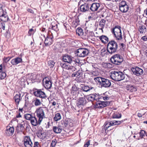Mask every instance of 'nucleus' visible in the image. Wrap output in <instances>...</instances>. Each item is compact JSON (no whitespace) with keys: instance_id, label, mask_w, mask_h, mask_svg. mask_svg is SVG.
<instances>
[{"instance_id":"obj_1","label":"nucleus","mask_w":147,"mask_h":147,"mask_svg":"<svg viewBox=\"0 0 147 147\" xmlns=\"http://www.w3.org/2000/svg\"><path fill=\"white\" fill-rule=\"evenodd\" d=\"M110 77L113 80L116 81H120L124 79L125 76L123 73L120 71H113L110 73Z\"/></svg>"},{"instance_id":"obj_2","label":"nucleus","mask_w":147,"mask_h":147,"mask_svg":"<svg viewBox=\"0 0 147 147\" xmlns=\"http://www.w3.org/2000/svg\"><path fill=\"white\" fill-rule=\"evenodd\" d=\"M47 111V108L45 107H40L36 109L35 113L39 119V122H42L43 119L46 118L45 113Z\"/></svg>"},{"instance_id":"obj_3","label":"nucleus","mask_w":147,"mask_h":147,"mask_svg":"<svg viewBox=\"0 0 147 147\" xmlns=\"http://www.w3.org/2000/svg\"><path fill=\"white\" fill-rule=\"evenodd\" d=\"M118 47L117 43L114 40H111L107 44V50L109 54H112L117 52Z\"/></svg>"},{"instance_id":"obj_4","label":"nucleus","mask_w":147,"mask_h":147,"mask_svg":"<svg viewBox=\"0 0 147 147\" xmlns=\"http://www.w3.org/2000/svg\"><path fill=\"white\" fill-rule=\"evenodd\" d=\"M121 28V26H116L111 29L112 33L114 35V36L117 40H120L122 38Z\"/></svg>"},{"instance_id":"obj_5","label":"nucleus","mask_w":147,"mask_h":147,"mask_svg":"<svg viewBox=\"0 0 147 147\" xmlns=\"http://www.w3.org/2000/svg\"><path fill=\"white\" fill-rule=\"evenodd\" d=\"M111 60L112 63L115 65H119L123 61V59L121 55L119 54H116L112 57Z\"/></svg>"},{"instance_id":"obj_6","label":"nucleus","mask_w":147,"mask_h":147,"mask_svg":"<svg viewBox=\"0 0 147 147\" xmlns=\"http://www.w3.org/2000/svg\"><path fill=\"white\" fill-rule=\"evenodd\" d=\"M62 59L64 62L69 63L74 65L78 63L75 58L67 55H65L63 56Z\"/></svg>"},{"instance_id":"obj_7","label":"nucleus","mask_w":147,"mask_h":147,"mask_svg":"<svg viewBox=\"0 0 147 147\" xmlns=\"http://www.w3.org/2000/svg\"><path fill=\"white\" fill-rule=\"evenodd\" d=\"M89 53L88 50L86 48H80L75 52V54L79 57H84L88 55Z\"/></svg>"},{"instance_id":"obj_8","label":"nucleus","mask_w":147,"mask_h":147,"mask_svg":"<svg viewBox=\"0 0 147 147\" xmlns=\"http://www.w3.org/2000/svg\"><path fill=\"white\" fill-rule=\"evenodd\" d=\"M9 19L6 9H2L1 6L0 8V21L7 22Z\"/></svg>"},{"instance_id":"obj_9","label":"nucleus","mask_w":147,"mask_h":147,"mask_svg":"<svg viewBox=\"0 0 147 147\" xmlns=\"http://www.w3.org/2000/svg\"><path fill=\"white\" fill-rule=\"evenodd\" d=\"M119 6L120 10L123 13H126L128 10L129 6L125 1H121L119 3Z\"/></svg>"},{"instance_id":"obj_10","label":"nucleus","mask_w":147,"mask_h":147,"mask_svg":"<svg viewBox=\"0 0 147 147\" xmlns=\"http://www.w3.org/2000/svg\"><path fill=\"white\" fill-rule=\"evenodd\" d=\"M109 104V102L99 100L96 102L94 107L96 108H101L108 105Z\"/></svg>"},{"instance_id":"obj_11","label":"nucleus","mask_w":147,"mask_h":147,"mask_svg":"<svg viewBox=\"0 0 147 147\" xmlns=\"http://www.w3.org/2000/svg\"><path fill=\"white\" fill-rule=\"evenodd\" d=\"M42 83L45 87L47 89H50L52 86V83L50 79L45 77L42 80Z\"/></svg>"},{"instance_id":"obj_12","label":"nucleus","mask_w":147,"mask_h":147,"mask_svg":"<svg viewBox=\"0 0 147 147\" xmlns=\"http://www.w3.org/2000/svg\"><path fill=\"white\" fill-rule=\"evenodd\" d=\"M131 70L134 75L138 76L142 74L143 73V70L138 67H132Z\"/></svg>"},{"instance_id":"obj_13","label":"nucleus","mask_w":147,"mask_h":147,"mask_svg":"<svg viewBox=\"0 0 147 147\" xmlns=\"http://www.w3.org/2000/svg\"><path fill=\"white\" fill-rule=\"evenodd\" d=\"M34 94L35 96L40 98H45L46 97L45 94L41 89H36L34 92Z\"/></svg>"},{"instance_id":"obj_14","label":"nucleus","mask_w":147,"mask_h":147,"mask_svg":"<svg viewBox=\"0 0 147 147\" xmlns=\"http://www.w3.org/2000/svg\"><path fill=\"white\" fill-rule=\"evenodd\" d=\"M100 85L102 87L107 88L111 86V83L110 80L102 78Z\"/></svg>"},{"instance_id":"obj_15","label":"nucleus","mask_w":147,"mask_h":147,"mask_svg":"<svg viewBox=\"0 0 147 147\" xmlns=\"http://www.w3.org/2000/svg\"><path fill=\"white\" fill-rule=\"evenodd\" d=\"M60 65L63 68L67 69L69 70L70 71L73 72L75 71L76 70V68L74 67L70 66V65H67L64 63H61Z\"/></svg>"},{"instance_id":"obj_16","label":"nucleus","mask_w":147,"mask_h":147,"mask_svg":"<svg viewBox=\"0 0 147 147\" xmlns=\"http://www.w3.org/2000/svg\"><path fill=\"white\" fill-rule=\"evenodd\" d=\"M22 62V59L21 57H17L12 59L11 61V63L12 65H16Z\"/></svg>"},{"instance_id":"obj_17","label":"nucleus","mask_w":147,"mask_h":147,"mask_svg":"<svg viewBox=\"0 0 147 147\" xmlns=\"http://www.w3.org/2000/svg\"><path fill=\"white\" fill-rule=\"evenodd\" d=\"M90 4L86 3L85 4L81 5L80 7V10L82 12H86L90 9Z\"/></svg>"},{"instance_id":"obj_18","label":"nucleus","mask_w":147,"mask_h":147,"mask_svg":"<svg viewBox=\"0 0 147 147\" xmlns=\"http://www.w3.org/2000/svg\"><path fill=\"white\" fill-rule=\"evenodd\" d=\"M90 4L91 5L90 7V9L92 11H97L100 5V3H94Z\"/></svg>"},{"instance_id":"obj_19","label":"nucleus","mask_w":147,"mask_h":147,"mask_svg":"<svg viewBox=\"0 0 147 147\" xmlns=\"http://www.w3.org/2000/svg\"><path fill=\"white\" fill-rule=\"evenodd\" d=\"M26 124L27 125L26 123H25L24 121H23L20 124L18 125L16 127V130L17 133H19L20 132L23 131L24 129V127Z\"/></svg>"},{"instance_id":"obj_20","label":"nucleus","mask_w":147,"mask_h":147,"mask_svg":"<svg viewBox=\"0 0 147 147\" xmlns=\"http://www.w3.org/2000/svg\"><path fill=\"white\" fill-rule=\"evenodd\" d=\"M81 92L79 91L78 88L75 85L72 86L71 90V93L73 95L76 96L77 95L80 94Z\"/></svg>"},{"instance_id":"obj_21","label":"nucleus","mask_w":147,"mask_h":147,"mask_svg":"<svg viewBox=\"0 0 147 147\" xmlns=\"http://www.w3.org/2000/svg\"><path fill=\"white\" fill-rule=\"evenodd\" d=\"M86 102L87 101L85 97H79L77 105L78 107H80L81 105H85Z\"/></svg>"},{"instance_id":"obj_22","label":"nucleus","mask_w":147,"mask_h":147,"mask_svg":"<svg viewBox=\"0 0 147 147\" xmlns=\"http://www.w3.org/2000/svg\"><path fill=\"white\" fill-rule=\"evenodd\" d=\"M30 122L32 125L34 126H36L37 125H40L41 122H39V119H38V120L37 121L36 117L33 116L32 117V119L30 120Z\"/></svg>"},{"instance_id":"obj_23","label":"nucleus","mask_w":147,"mask_h":147,"mask_svg":"<svg viewBox=\"0 0 147 147\" xmlns=\"http://www.w3.org/2000/svg\"><path fill=\"white\" fill-rule=\"evenodd\" d=\"M138 30L140 34H144L147 31V28L144 25H142L139 27Z\"/></svg>"},{"instance_id":"obj_24","label":"nucleus","mask_w":147,"mask_h":147,"mask_svg":"<svg viewBox=\"0 0 147 147\" xmlns=\"http://www.w3.org/2000/svg\"><path fill=\"white\" fill-rule=\"evenodd\" d=\"M14 131V129L13 127L7 126L6 127V133L8 136H11L13 135Z\"/></svg>"},{"instance_id":"obj_25","label":"nucleus","mask_w":147,"mask_h":147,"mask_svg":"<svg viewBox=\"0 0 147 147\" xmlns=\"http://www.w3.org/2000/svg\"><path fill=\"white\" fill-rule=\"evenodd\" d=\"M126 89L130 92H134L137 90L136 87L132 85H127L126 86Z\"/></svg>"},{"instance_id":"obj_26","label":"nucleus","mask_w":147,"mask_h":147,"mask_svg":"<svg viewBox=\"0 0 147 147\" xmlns=\"http://www.w3.org/2000/svg\"><path fill=\"white\" fill-rule=\"evenodd\" d=\"M106 22L105 20L103 19L101 20L99 22L98 29L101 30L102 32H103V29L105 27Z\"/></svg>"},{"instance_id":"obj_27","label":"nucleus","mask_w":147,"mask_h":147,"mask_svg":"<svg viewBox=\"0 0 147 147\" xmlns=\"http://www.w3.org/2000/svg\"><path fill=\"white\" fill-rule=\"evenodd\" d=\"M16 105H18L19 102L21 100V94L20 93H18L15 95L13 98Z\"/></svg>"},{"instance_id":"obj_28","label":"nucleus","mask_w":147,"mask_h":147,"mask_svg":"<svg viewBox=\"0 0 147 147\" xmlns=\"http://www.w3.org/2000/svg\"><path fill=\"white\" fill-rule=\"evenodd\" d=\"M113 121H111L110 122L106 121L105 123V129L106 130L110 126L115 125Z\"/></svg>"},{"instance_id":"obj_29","label":"nucleus","mask_w":147,"mask_h":147,"mask_svg":"<svg viewBox=\"0 0 147 147\" xmlns=\"http://www.w3.org/2000/svg\"><path fill=\"white\" fill-rule=\"evenodd\" d=\"M82 75V71L80 70H78V71L74 72L71 75V76L73 77H76L78 78H80L81 77Z\"/></svg>"},{"instance_id":"obj_30","label":"nucleus","mask_w":147,"mask_h":147,"mask_svg":"<svg viewBox=\"0 0 147 147\" xmlns=\"http://www.w3.org/2000/svg\"><path fill=\"white\" fill-rule=\"evenodd\" d=\"M52 38L47 37L45 40V43L46 46H49L52 44Z\"/></svg>"},{"instance_id":"obj_31","label":"nucleus","mask_w":147,"mask_h":147,"mask_svg":"<svg viewBox=\"0 0 147 147\" xmlns=\"http://www.w3.org/2000/svg\"><path fill=\"white\" fill-rule=\"evenodd\" d=\"M99 39L104 43H107L109 41L108 38L107 36L105 35H102L100 36Z\"/></svg>"},{"instance_id":"obj_32","label":"nucleus","mask_w":147,"mask_h":147,"mask_svg":"<svg viewBox=\"0 0 147 147\" xmlns=\"http://www.w3.org/2000/svg\"><path fill=\"white\" fill-rule=\"evenodd\" d=\"M54 132L56 133H60L62 130L61 127L60 126H54L53 127Z\"/></svg>"},{"instance_id":"obj_33","label":"nucleus","mask_w":147,"mask_h":147,"mask_svg":"<svg viewBox=\"0 0 147 147\" xmlns=\"http://www.w3.org/2000/svg\"><path fill=\"white\" fill-rule=\"evenodd\" d=\"M82 90L85 92H88L90 90L93 89L92 87H90L88 86H84L82 87Z\"/></svg>"},{"instance_id":"obj_34","label":"nucleus","mask_w":147,"mask_h":147,"mask_svg":"<svg viewBox=\"0 0 147 147\" xmlns=\"http://www.w3.org/2000/svg\"><path fill=\"white\" fill-rule=\"evenodd\" d=\"M61 118V117L60 114L57 113L55 114V116L53 118V119L54 121H57L60 120Z\"/></svg>"},{"instance_id":"obj_35","label":"nucleus","mask_w":147,"mask_h":147,"mask_svg":"<svg viewBox=\"0 0 147 147\" xmlns=\"http://www.w3.org/2000/svg\"><path fill=\"white\" fill-rule=\"evenodd\" d=\"M58 24L55 23L52 24V26L51 27V29L52 30L57 32L59 30V29L57 27Z\"/></svg>"},{"instance_id":"obj_36","label":"nucleus","mask_w":147,"mask_h":147,"mask_svg":"<svg viewBox=\"0 0 147 147\" xmlns=\"http://www.w3.org/2000/svg\"><path fill=\"white\" fill-rule=\"evenodd\" d=\"M121 114L117 112L114 113L112 115V118H113L119 119L121 118Z\"/></svg>"},{"instance_id":"obj_37","label":"nucleus","mask_w":147,"mask_h":147,"mask_svg":"<svg viewBox=\"0 0 147 147\" xmlns=\"http://www.w3.org/2000/svg\"><path fill=\"white\" fill-rule=\"evenodd\" d=\"M76 34L79 36H82L83 35V30L80 28H78L76 30Z\"/></svg>"},{"instance_id":"obj_38","label":"nucleus","mask_w":147,"mask_h":147,"mask_svg":"<svg viewBox=\"0 0 147 147\" xmlns=\"http://www.w3.org/2000/svg\"><path fill=\"white\" fill-rule=\"evenodd\" d=\"M55 63V62L53 60H50L48 62V66L51 68L54 66Z\"/></svg>"},{"instance_id":"obj_39","label":"nucleus","mask_w":147,"mask_h":147,"mask_svg":"<svg viewBox=\"0 0 147 147\" xmlns=\"http://www.w3.org/2000/svg\"><path fill=\"white\" fill-rule=\"evenodd\" d=\"M30 141H31V140L29 136H26L24 137V140H23L24 144L25 143H26Z\"/></svg>"},{"instance_id":"obj_40","label":"nucleus","mask_w":147,"mask_h":147,"mask_svg":"<svg viewBox=\"0 0 147 147\" xmlns=\"http://www.w3.org/2000/svg\"><path fill=\"white\" fill-rule=\"evenodd\" d=\"M35 105L36 106L40 105L41 104V102L40 100L38 98H36L33 101Z\"/></svg>"},{"instance_id":"obj_41","label":"nucleus","mask_w":147,"mask_h":147,"mask_svg":"<svg viewBox=\"0 0 147 147\" xmlns=\"http://www.w3.org/2000/svg\"><path fill=\"white\" fill-rule=\"evenodd\" d=\"M102 78L100 77H98L94 78V80L96 83H99L100 84L102 81Z\"/></svg>"},{"instance_id":"obj_42","label":"nucleus","mask_w":147,"mask_h":147,"mask_svg":"<svg viewBox=\"0 0 147 147\" xmlns=\"http://www.w3.org/2000/svg\"><path fill=\"white\" fill-rule=\"evenodd\" d=\"M94 94V100H98L99 101V100L102 99L101 96V95L96 94Z\"/></svg>"},{"instance_id":"obj_43","label":"nucleus","mask_w":147,"mask_h":147,"mask_svg":"<svg viewBox=\"0 0 147 147\" xmlns=\"http://www.w3.org/2000/svg\"><path fill=\"white\" fill-rule=\"evenodd\" d=\"M6 71H3L0 74V79L2 80L4 79L6 76V74L5 73Z\"/></svg>"},{"instance_id":"obj_44","label":"nucleus","mask_w":147,"mask_h":147,"mask_svg":"<svg viewBox=\"0 0 147 147\" xmlns=\"http://www.w3.org/2000/svg\"><path fill=\"white\" fill-rule=\"evenodd\" d=\"M33 116L29 114H26L25 115V119L28 120H30L32 119V117Z\"/></svg>"},{"instance_id":"obj_45","label":"nucleus","mask_w":147,"mask_h":147,"mask_svg":"<svg viewBox=\"0 0 147 147\" xmlns=\"http://www.w3.org/2000/svg\"><path fill=\"white\" fill-rule=\"evenodd\" d=\"M62 75L65 78H67L70 76V74H68L67 72L64 71L63 72Z\"/></svg>"},{"instance_id":"obj_46","label":"nucleus","mask_w":147,"mask_h":147,"mask_svg":"<svg viewBox=\"0 0 147 147\" xmlns=\"http://www.w3.org/2000/svg\"><path fill=\"white\" fill-rule=\"evenodd\" d=\"M24 146L26 147H32L33 144L31 141L29 142L24 144Z\"/></svg>"},{"instance_id":"obj_47","label":"nucleus","mask_w":147,"mask_h":147,"mask_svg":"<svg viewBox=\"0 0 147 147\" xmlns=\"http://www.w3.org/2000/svg\"><path fill=\"white\" fill-rule=\"evenodd\" d=\"M88 100L91 101H92L94 100V94L90 95L88 97Z\"/></svg>"},{"instance_id":"obj_48","label":"nucleus","mask_w":147,"mask_h":147,"mask_svg":"<svg viewBox=\"0 0 147 147\" xmlns=\"http://www.w3.org/2000/svg\"><path fill=\"white\" fill-rule=\"evenodd\" d=\"M102 65L103 67L105 68H110L111 67V65L110 63H104Z\"/></svg>"},{"instance_id":"obj_49","label":"nucleus","mask_w":147,"mask_h":147,"mask_svg":"<svg viewBox=\"0 0 147 147\" xmlns=\"http://www.w3.org/2000/svg\"><path fill=\"white\" fill-rule=\"evenodd\" d=\"M113 121L114 123V125H115L120 124L121 123H123L124 120H122L121 121L113 120Z\"/></svg>"},{"instance_id":"obj_50","label":"nucleus","mask_w":147,"mask_h":147,"mask_svg":"<svg viewBox=\"0 0 147 147\" xmlns=\"http://www.w3.org/2000/svg\"><path fill=\"white\" fill-rule=\"evenodd\" d=\"M113 121L114 123V125H115L120 124L121 123H123L124 120H122L121 121L113 120Z\"/></svg>"},{"instance_id":"obj_51","label":"nucleus","mask_w":147,"mask_h":147,"mask_svg":"<svg viewBox=\"0 0 147 147\" xmlns=\"http://www.w3.org/2000/svg\"><path fill=\"white\" fill-rule=\"evenodd\" d=\"M6 67L5 66H2V65H0V72L3 71H6Z\"/></svg>"},{"instance_id":"obj_52","label":"nucleus","mask_w":147,"mask_h":147,"mask_svg":"<svg viewBox=\"0 0 147 147\" xmlns=\"http://www.w3.org/2000/svg\"><path fill=\"white\" fill-rule=\"evenodd\" d=\"M99 74V73L97 71H92L91 75L92 76H97Z\"/></svg>"},{"instance_id":"obj_53","label":"nucleus","mask_w":147,"mask_h":147,"mask_svg":"<svg viewBox=\"0 0 147 147\" xmlns=\"http://www.w3.org/2000/svg\"><path fill=\"white\" fill-rule=\"evenodd\" d=\"M145 132L143 130H141L139 133L140 136L141 138L145 136Z\"/></svg>"},{"instance_id":"obj_54","label":"nucleus","mask_w":147,"mask_h":147,"mask_svg":"<svg viewBox=\"0 0 147 147\" xmlns=\"http://www.w3.org/2000/svg\"><path fill=\"white\" fill-rule=\"evenodd\" d=\"M11 58V57H5L3 59V60L4 62L7 63L9 61Z\"/></svg>"},{"instance_id":"obj_55","label":"nucleus","mask_w":147,"mask_h":147,"mask_svg":"<svg viewBox=\"0 0 147 147\" xmlns=\"http://www.w3.org/2000/svg\"><path fill=\"white\" fill-rule=\"evenodd\" d=\"M57 143L56 140L54 139L52 141V143L51 144V146L52 147H54Z\"/></svg>"},{"instance_id":"obj_56","label":"nucleus","mask_w":147,"mask_h":147,"mask_svg":"<svg viewBox=\"0 0 147 147\" xmlns=\"http://www.w3.org/2000/svg\"><path fill=\"white\" fill-rule=\"evenodd\" d=\"M83 1H86V3L88 4H90L92 3V2L94 1L95 0H82Z\"/></svg>"},{"instance_id":"obj_57","label":"nucleus","mask_w":147,"mask_h":147,"mask_svg":"<svg viewBox=\"0 0 147 147\" xmlns=\"http://www.w3.org/2000/svg\"><path fill=\"white\" fill-rule=\"evenodd\" d=\"M33 32H34V30L32 28L30 29L28 31V33L29 36H31L33 33Z\"/></svg>"},{"instance_id":"obj_58","label":"nucleus","mask_w":147,"mask_h":147,"mask_svg":"<svg viewBox=\"0 0 147 147\" xmlns=\"http://www.w3.org/2000/svg\"><path fill=\"white\" fill-rule=\"evenodd\" d=\"M102 99V98L104 100H108L109 99V97L107 96H101Z\"/></svg>"},{"instance_id":"obj_59","label":"nucleus","mask_w":147,"mask_h":147,"mask_svg":"<svg viewBox=\"0 0 147 147\" xmlns=\"http://www.w3.org/2000/svg\"><path fill=\"white\" fill-rule=\"evenodd\" d=\"M90 140H89L87 142H86L84 145V147H88V146L90 145Z\"/></svg>"},{"instance_id":"obj_60","label":"nucleus","mask_w":147,"mask_h":147,"mask_svg":"<svg viewBox=\"0 0 147 147\" xmlns=\"http://www.w3.org/2000/svg\"><path fill=\"white\" fill-rule=\"evenodd\" d=\"M141 39L144 41H146L147 40V36H142L141 38Z\"/></svg>"},{"instance_id":"obj_61","label":"nucleus","mask_w":147,"mask_h":147,"mask_svg":"<svg viewBox=\"0 0 147 147\" xmlns=\"http://www.w3.org/2000/svg\"><path fill=\"white\" fill-rule=\"evenodd\" d=\"M0 26L1 28L3 30H5V25L4 23H1Z\"/></svg>"},{"instance_id":"obj_62","label":"nucleus","mask_w":147,"mask_h":147,"mask_svg":"<svg viewBox=\"0 0 147 147\" xmlns=\"http://www.w3.org/2000/svg\"><path fill=\"white\" fill-rule=\"evenodd\" d=\"M33 147H39V143L37 142H35Z\"/></svg>"},{"instance_id":"obj_63","label":"nucleus","mask_w":147,"mask_h":147,"mask_svg":"<svg viewBox=\"0 0 147 147\" xmlns=\"http://www.w3.org/2000/svg\"><path fill=\"white\" fill-rule=\"evenodd\" d=\"M27 11L28 12H30V13H34L33 11L31 9L28 8L27 9Z\"/></svg>"},{"instance_id":"obj_64","label":"nucleus","mask_w":147,"mask_h":147,"mask_svg":"<svg viewBox=\"0 0 147 147\" xmlns=\"http://www.w3.org/2000/svg\"><path fill=\"white\" fill-rule=\"evenodd\" d=\"M80 92H81V94H80L77 95V96H79L80 97V95L82 96H84V97H85V96L84 95V94L83 93H82V92L80 91Z\"/></svg>"}]
</instances>
